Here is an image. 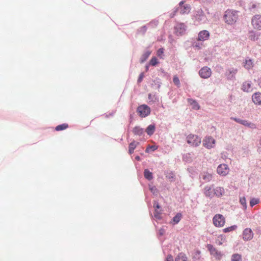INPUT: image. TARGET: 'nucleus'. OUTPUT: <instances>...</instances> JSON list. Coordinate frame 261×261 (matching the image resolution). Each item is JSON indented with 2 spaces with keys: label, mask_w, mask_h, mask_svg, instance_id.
I'll use <instances>...</instances> for the list:
<instances>
[{
  "label": "nucleus",
  "mask_w": 261,
  "mask_h": 261,
  "mask_svg": "<svg viewBox=\"0 0 261 261\" xmlns=\"http://www.w3.org/2000/svg\"><path fill=\"white\" fill-rule=\"evenodd\" d=\"M238 18L237 12L231 10H227L225 12L223 19L225 23L229 25L235 23Z\"/></svg>",
  "instance_id": "f257e3e1"
},
{
  "label": "nucleus",
  "mask_w": 261,
  "mask_h": 261,
  "mask_svg": "<svg viewBox=\"0 0 261 261\" xmlns=\"http://www.w3.org/2000/svg\"><path fill=\"white\" fill-rule=\"evenodd\" d=\"M187 143L193 146H198L201 142V139L196 135L190 134L187 137Z\"/></svg>",
  "instance_id": "f03ea898"
},
{
  "label": "nucleus",
  "mask_w": 261,
  "mask_h": 261,
  "mask_svg": "<svg viewBox=\"0 0 261 261\" xmlns=\"http://www.w3.org/2000/svg\"><path fill=\"white\" fill-rule=\"evenodd\" d=\"M137 112L140 117H145L150 114V109L146 105H142L138 107Z\"/></svg>",
  "instance_id": "7ed1b4c3"
},
{
  "label": "nucleus",
  "mask_w": 261,
  "mask_h": 261,
  "mask_svg": "<svg viewBox=\"0 0 261 261\" xmlns=\"http://www.w3.org/2000/svg\"><path fill=\"white\" fill-rule=\"evenodd\" d=\"M251 25L255 30H261V15L256 14L251 19Z\"/></svg>",
  "instance_id": "20e7f679"
},
{
  "label": "nucleus",
  "mask_w": 261,
  "mask_h": 261,
  "mask_svg": "<svg viewBox=\"0 0 261 261\" xmlns=\"http://www.w3.org/2000/svg\"><path fill=\"white\" fill-rule=\"evenodd\" d=\"M213 222L215 226L221 227L224 225L225 219L223 215L217 214L214 217Z\"/></svg>",
  "instance_id": "39448f33"
},
{
  "label": "nucleus",
  "mask_w": 261,
  "mask_h": 261,
  "mask_svg": "<svg viewBox=\"0 0 261 261\" xmlns=\"http://www.w3.org/2000/svg\"><path fill=\"white\" fill-rule=\"evenodd\" d=\"M217 172L220 175L226 176L229 172V168L227 165L222 164L218 166Z\"/></svg>",
  "instance_id": "423d86ee"
},
{
  "label": "nucleus",
  "mask_w": 261,
  "mask_h": 261,
  "mask_svg": "<svg viewBox=\"0 0 261 261\" xmlns=\"http://www.w3.org/2000/svg\"><path fill=\"white\" fill-rule=\"evenodd\" d=\"M199 74L203 79H207L211 76L212 70L209 67L205 66L199 70Z\"/></svg>",
  "instance_id": "0eeeda50"
},
{
  "label": "nucleus",
  "mask_w": 261,
  "mask_h": 261,
  "mask_svg": "<svg viewBox=\"0 0 261 261\" xmlns=\"http://www.w3.org/2000/svg\"><path fill=\"white\" fill-rule=\"evenodd\" d=\"M206 247L210 251L211 255H213L217 259H220L222 257V254L220 252L218 251L213 245L208 244Z\"/></svg>",
  "instance_id": "6e6552de"
},
{
  "label": "nucleus",
  "mask_w": 261,
  "mask_h": 261,
  "mask_svg": "<svg viewBox=\"0 0 261 261\" xmlns=\"http://www.w3.org/2000/svg\"><path fill=\"white\" fill-rule=\"evenodd\" d=\"M215 144V139L212 137L205 138L203 141V145L207 148H211L214 147Z\"/></svg>",
  "instance_id": "1a4fd4ad"
},
{
  "label": "nucleus",
  "mask_w": 261,
  "mask_h": 261,
  "mask_svg": "<svg viewBox=\"0 0 261 261\" xmlns=\"http://www.w3.org/2000/svg\"><path fill=\"white\" fill-rule=\"evenodd\" d=\"M231 119L233 120L236 122H237L240 124H241L244 126H248V127H249L252 128H256V126L254 124H253L251 122H250L246 120H243V119H241L239 118H233V117H231Z\"/></svg>",
  "instance_id": "9d476101"
},
{
  "label": "nucleus",
  "mask_w": 261,
  "mask_h": 261,
  "mask_svg": "<svg viewBox=\"0 0 261 261\" xmlns=\"http://www.w3.org/2000/svg\"><path fill=\"white\" fill-rule=\"evenodd\" d=\"M243 239L245 241L251 240L253 237V232L251 228H246L243 232Z\"/></svg>",
  "instance_id": "9b49d317"
},
{
  "label": "nucleus",
  "mask_w": 261,
  "mask_h": 261,
  "mask_svg": "<svg viewBox=\"0 0 261 261\" xmlns=\"http://www.w3.org/2000/svg\"><path fill=\"white\" fill-rule=\"evenodd\" d=\"M184 3L183 1L179 3L180 13L181 14H188L190 11V6L187 4L183 5Z\"/></svg>",
  "instance_id": "f8f14e48"
},
{
  "label": "nucleus",
  "mask_w": 261,
  "mask_h": 261,
  "mask_svg": "<svg viewBox=\"0 0 261 261\" xmlns=\"http://www.w3.org/2000/svg\"><path fill=\"white\" fill-rule=\"evenodd\" d=\"M210 37V33L207 31L203 30L200 31L198 34V40L205 41L207 40Z\"/></svg>",
  "instance_id": "ddd939ff"
},
{
  "label": "nucleus",
  "mask_w": 261,
  "mask_h": 261,
  "mask_svg": "<svg viewBox=\"0 0 261 261\" xmlns=\"http://www.w3.org/2000/svg\"><path fill=\"white\" fill-rule=\"evenodd\" d=\"M253 66V61L249 58L246 59L243 62V67L247 70L252 69Z\"/></svg>",
  "instance_id": "4468645a"
},
{
  "label": "nucleus",
  "mask_w": 261,
  "mask_h": 261,
  "mask_svg": "<svg viewBox=\"0 0 261 261\" xmlns=\"http://www.w3.org/2000/svg\"><path fill=\"white\" fill-rule=\"evenodd\" d=\"M186 26L183 23H178L175 27V30L176 33H178L180 35H182L186 31Z\"/></svg>",
  "instance_id": "2eb2a0df"
},
{
  "label": "nucleus",
  "mask_w": 261,
  "mask_h": 261,
  "mask_svg": "<svg viewBox=\"0 0 261 261\" xmlns=\"http://www.w3.org/2000/svg\"><path fill=\"white\" fill-rule=\"evenodd\" d=\"M253 102L256 105H261V93L260 92L255 93L252 96Z\"/></svg>",
  "instance_id": "dca6fc26"
},
{
  "label": "nucleus",
  "mask_w": 261,
  "mask_h": 261,
  "mask_svg": "<svg viewBox=\"0 0 261 261\" xmlns=\"http://www.w3.org/2000/svg\"><path fill=\"white\" fill-rule=\"evenodd\" d=\"M242 89L246 92H251L252 91V88L251 86V82H245L243 83Z\"/></svg>",
  "instance_id": "f3484780"
},
{
  "label": "nucleus",
  "mask_w": 261,
  "mask_h": 261,
  "mask_svg": "<svg viewBox=\"0 0 261 261\" xmlns=\"http://www.w3.org/2000/svg\"><path fill=\"white\" fill-rule=\"evenodd\" d=\"M225 190L222 187H218L214 189V195L217 197H221L224 194Z\"/></svg>",
  "instance_id": "a211bd4d"
},
{
  "label": "nucleus",
  "mask_w": 261,
  "mask_h": 261,
  "mask_svg": "<svg viewBox=\"0 0 261 261\" xmlns=\"http://www.w3.org/2000/svg\"><path fill=\"white\" fill-rule=\"evenodd\" d=\"M204 194L206 197H213L214 189L211 186H206L204 189Z\"/></svg>",
  "instance_id": "6ab92c4d"
},
{
  "label": "nucleus",
  "mask_w": 261,
  "mask_h": 261,
  "mask_svg": "<svg viewBox=\"0 0 261 261\" xmlns=\"http://www.w3.org/2000/svg\"><path fill=\"white\" fill-rule=\"evenodd\" d=\"M138 144V142L134 141L129 144L128 152L130 154L134 152V149L136 148Z\"/></svg>",
  "instance_id": "aec40b11"
},
{
  "label": "nucleus",
  "mask_w": 261,
  "mask_h": 261,
  "mask_svg": "<svg viewBox=\"0 0 261 261\" xmlns=\"http://www.w3.org/2000/svg\"><path fill=\"white\" fill-rule=\"evenodd\" d=\"M188 101L192 106V109L196 110L199 109L200 107L198 103L195 100L192 99H188Z\"/></svg>",
  "instance_id": "412c9836"
},
{
  "label": "nucleus",
  "mask_w": 261,
  "mask_h": 261,
  "mask_svg": "<svg viewBox=\"0 0 261 261\" xmlns=\"http://www.w3.org/2000/svg\"><path fill=\"white\" fill-rule=\"evenodd\" d=\"M213 178V175L212 174H210L207 172H204L202 174V178L205 181V182H209Z\"/></svg>",
  "instance_id": "4be33fe9"
},
{
  "label": "nucleus",
  "mask_w": 261,
  "mask_h": 261,
  "mask_svg": "<svg viewBox=\"0 0 261 261\" xmlns=\"http://www.w3.org/2000/svg\"><path fill=\"white\" fill-rule=\"evenodd\" d=\"M133 132L135 135L141 136L144 133V130L139 126H136L133 128Z\"/></svg>",
  "instance_id": "5701e85b"
},
{
  "label": "nucleus",
  "mask_w": 261,
  "mask_h": 261,
  "mask_svg": "<svg viewBox=\"0 0 261 261\" xmlns=\"http://www.w3.org/2000/svg\"><path fill=\"white\" fill-rule=\"evenodd\" d=\"M145 131L148 135H152L155 131V125L153 124L148 125Z\"/></svg>",
  "instance_id": "b1692460"
},
{
  "label": "nucleus",
  "mask_w": 261,
  "mask_h": 261,
  "mask_svg": "<svg viewBox=\"0 0 261 261\" xmlns=\"http://www.w3.org/2000/svg\"><path fill=\"white\" fill-rule=\"evenodd\" d=\"M68 127V124L67 123H63L62 124L58 125L55 128V130L57 131H61L67 129Z\"/></svg>",
  "instance_id": "393cba45"
},
{
  "label": "nucleus",
  "mask_w": 261,
  "mask_h": 261,
  "mask_svg": "<svg viewBox=\"0 0 261 261\" xmlns=\"http://www.w3.org/2000/svg\"><path fill=\"white\" fill-rule=\"evenodd\" d=\"M175 261H188L186 256L182 254L179 253L175 258Z\"/></svg>",
  "instance_id": "a878e982"
},
{
  "label": "nucleus",
  "mask_w": 261,
  "mask_h": 261,
  "mask_svg": "<svg viewBox=\"0 0 261 261\" xmlns=\"http://www.w3.org/2000/svg\"><path fill=\"white\" fill-rule=\"evenodd\" d=\"M144 177L148 180H151L153 178L152 173L147 169L144 170Z\"/></svg>",
  "instance_id": "bb28decb"
},
{
  "label": "nucleus",
  "mask_w": 261,
  "mask_h": 261,
  "mask_svg": "<svg viewBox=\"0 0 261 261\" xmlns=\"http://www.w3.org/2000/svg\"><path fill=\"white\" fill-rule=\"evenodd\" d=\"M231 261H242L241 255L239 254H234L232 255Z\"/></svg>",
  "instance_id": "cd10ccee"
},
{
  "label": "nucleus",
  "mask_w": 261,
  "mask_h": 261,
  "mask_svg": "<svg viewBox=\"0 0 261 261\" xmlns=\"http://www.w3.org/2000/svg\"><path fill=\"white\" fill-rule=\"evenodd\" d=\"M259 202V200L258 198H253L250 201V205L253 207L254 205L258 204Z\"/></svg>",
  "instance_id": "c85d7f7f"
},
{
  "label": "nucleus",
  "mask_w": 261,
  "mask_h": 261,
  "mask_svg": "<svg viewBox=\"0 0 261 261\" xmlns=\"http://www.w3.org/2000/svg\"><path fill=\"white\" fill-rule=\"evenodd\" d=\"M181 217V215L179 213H178L173 217V221L176 224L178 223L180 221Z\"/></svg>",
  "instance_id": "c756f323"
},
{
  "label": "nucleus",
  "mask_w": 261,
  "mask_h": 261,
  "mask_svg": "<svg viewBox=\"0 0 261 261\" xmlns=\"http://www.w3.org/2000/svg\"><path fill=\"white\" fill-rule=\"evenodd\" d=\"M240 202L243 205L244 209L246 210L247 208V203L245 197H241L240 198Z\"/></svg>",
  "instance_id": "7c9ffc66"
},
{
  "label": "nucleus",
  "mask_w": 261,
  "mask_h": 261,
  "mask_svg": "<svg viewBox=\"0 0 261 261\" xmlns=\"http://www.w3.org/2000/svg\"><path fill=\"white\" fill-rule=\"evenodd\" d=\"M237 228V225H233V226L224 228L223 229V232H224L225 233L230 232V231L235 230Z\"/></svg>",
  "instance_id": "2f4dec72"
},
{
  "label": "nucleus",
  "mask_w": 261,
  "mask_h": 261,
  "mask_svg": "<svg viewBox=\"0 0 261 261\" xmlns=\"http://www.w3.org/2000/svg\"><path fill=\"white\" fill-rule=\"evenodd\" d=\"M249 38L251 40H256L258 39V36L256 35L254 32H251L249 36Z\"/></svg>",
  "instance_id": "473e14b6"
},
{
  "label": "nucleus",
  "mask_w": 261,
  "mask_h": 261,
  "mask_svg": "<svg viewBox=\"0 0 261 261\" xmlns=\"http://www.w3.org/2000/svg\"><path fill=\"white\" fill-rule=\"evenodd\" d=\"M158 63V59L155 57H153L150 61V64L152 66H155Z\"/></svg>",
  "instance_id": "72a5a7b5"
},
{
  "label": "nucleus",
  "mask_w": 261,
  "mask_h": 261,
  "mask_svg": "<svg viewBox=\"0 0 261 261\" xmlns=\"http://www.w3.org/2000/svg\"><path fill=\"white\" fill-rule=\"evenodd\" d=\"M150 55V52L146 51L142 56L141 62H143L145 61Z\"/></svg>",
  "instance_id": "f704fd0d"
},
{
  "label": "nucleus",
  "mask_w": 261,
  "mask_h": 261,
  "mask_svg": "<svg viewBox=\"0 0 261 261\" xmlns=\"http://www.w3.org/2000/svg\"><path fill=\"white\" fill-rule=\"evenodd\" d=\"M164 54V49L163 48H161L158 49L157 51V56L160 58H163V55Z\"/></svg>",
  "instance_id": "c9c22d12"
},
{
  "label": "nucleus",
  "mask_w": 261,
  "mask_h": 261,
  "mask_svg": "<svg viewBox=\"0 0 261 261\" xmlns=\"http://www.w3.org/2000/svg\"><path fill=\"white\" fill-rule=\"evenodd\" d=\"M158 148V147L155 146V145H152V146H149L148 147H147L145 150V151L148 152H149V149H151L152 150V151H154L156 149H157Z\"/></svg>",
  "instance_id": "e433bc0d"
},
{
  "label": "nucleus",
  "mask_w": 261,
  "mask_h": 261,
  "mask_svg": "<svg viewBox=\"0 0 261 261\" xmlns=\"http://www.w3.org/2000/svg\"><path fill=\"white\" fill-rule=\"evenodd\" d=\"M173 82L178 87H179L180 86V81H179L178 77L177 76H174Z\"/></svg>",
  "instance_id": "4c0bfd02"
},
{
  "label": "nucleus",
  "mask_w": 261,
  "mask_h": 261,
  "mask_svg": "<svg viewBox=\"0 0 261 261\" xmlns=\"http://www.w3.org/2000/svg\"><path fill=\"white\" fill-rule=\"evenodd\" d=\"M160 214H161V213H159L156 210H155V212L154 213V216L155 218H156L158 219H160L161 218Z\"/></svg>",
  "instance_id": "58836bf2"
},
{
  "label": "nucleus",
  "mask_w": 261,
  "mask_h": 261,
  "mask_svg": "<svg viewBox=\"0 0 261 261\" xmlns=\"http://www.w3.org/2000/svg\"><path fill=\"white\" fill-rule=\"evenodd\" d=\"M143 77H144L143 73H141L140 74V75H139V77L138 79V83H141L142 82V79H143Z\"/></svg>",
  "instance_id": "ea45409f"
},
{
  "label": "nucleus",
  "mask_w": 261,
  "mask_h": 261,
  "mask_svg": "<svg viewBox=\"0 0 261 261\" xmlns=\"http://www.w3.org/2000/svg\"><path fill=\"white\" fill-rule=\"evenodd\" d=\"M158 24V21L153 20V21H151L149 23V25H151V26H152L153 25H157Z\"/></svg>",
  "instance_id": "a19ab883"
},
{
  "label": "nucleus",
  "mask_w": 261,
  "mask_h": 261,
  "mask_svg": "<svg viewBox=\"0 0 261 261\" xmlns=\"http://www.w3.org/2000/svg\"><path fill=\"white\" fill-rule=\"evenodd\" d=\"M166 261H173V256L171 255H168L167 257Z\"/></svg>",
  "instance_id": "79ce46f5"
},
{
  "label": "nucleus",
  "mask_w": 261,
  "mask_h": 261,
  "mask_svg": "<svg viewBox=\"0 0 261 261\" xmlns=\"http://www.w3.org/2000/svg\"><path fill=\"white\" fill-rule=\"evenodd\" d=\"M154 207L156 208H160V206L159 205V203L158 202H155L153 205Z\"/></svg>",
  "instance_id": "37998d69"
},
{
  "label": "nucleus",
  "mask_w": 261,
  "mask_h": 261,
  "mask_svg": "<svg viewBox=\"0 0 261 261\" xmlns=\"http://www.w3.org/2000/svg\"><path fill=\"white\" fill-rule=\"evenodd\" d=\"M176 12H177V10H175L173 13H171L170 14V17L171 18L173 17L175 15Z\"/></svg>",
  "instance_id": "c03bdc74"
},
{
  "label": "nucleus",
  "mask_w": 261,
  "mask_h": 261,
  "mask_svg": "<svg viewBox=\"0 0 261 261\" xmlns=\"http://www.w3.org/2000/svg\"><path fill=\"white\" fill-rule=\"evenodd\" d=\"M176 12H177V10H175L173 13H171L170 14V17L171 18L173 17L175 15Z\"/></svg>",
  "instance_id": "a18cd8bd"
},
{
  "label": "nucleus",
  "mask_w": 261,
  "mask_h": 261,
  "mask_svg": "<svg viewBox=\"0 0 261 261\" xmlns=\"http://www.w3.org/2000/svg\"><path fill=\"white\" fill-rule=\"evenodd\" d=\"M141 29H142L143 31H146V27H145V26H144V27H142V28H141Z\"/></svg>",
  "instance_id": "49530a36"
},
{
  "label": "nucleus",
  "mask_w": 261,
  "mask_h": 261,
  "mask_svg": "<svg viewBox=\"0 0 261 261\" xmlns=\"http://www.w3.org/2000/svg\"><path fill=\"white\" fill-rule=\"evenodd\" d=\"M151 96H152L151 94H149L148 95V98H149V99H151V98H152V97H151Z\"/></svg>",
  "instance_id": "de8ad7c7"
},
{
  "label": "nucleus",
  "mask_w": 261,
  "mask_h": 261,
  "mask_svg": "<svg viewBox=\"0 0 261 261\" xmlns=\"http://www.w3.org/2000/svg\"><path fill=\"white\" fill-rule=\"evenodd\" d=\"M136 159L138 161L140 160V157L139 156H137L136 157Z\"/></svg>",
  "instance_id": "09e8293b"
},
{
  "label": "nucleus",
  "mask_w": 261,
  "mask_h": 261,
  "mask_svg": "<svg viewBox=\"0 0 261 261\" xmlns=\"http://www.w3.org/2000/svg\"><path fill=\"white\" fill-rule=\"evenodd\" d=\"M259 85L260 87H261V79L260 80H259Z\"/></svg>",
  "instance_id": "8fccbe9b"
},
{
  "label": "nucleus",
  "mask_w": 261,
  "mask_h": 261,
  "mask_svg": "<svg viewBox=\"0 0 261 261\" xmlns=\"http://www.w3.org/2000/svg\"><path fill=\"white\" fill-rule=\"evenodd\" d=\"M150 190H151L152 192H153V191H154V189H153V188H150Z\"/></svg>",
  "instance_id": "3c124183"
}]
</instances>
